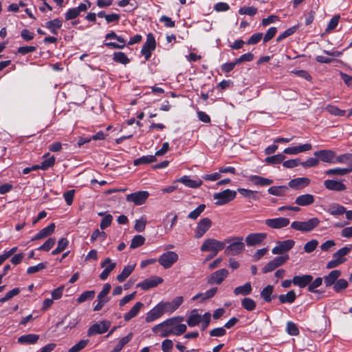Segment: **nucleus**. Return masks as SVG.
Listing matches in <instances>:
<instances>
[{"instance_id":"1","label":"nucleus","mask_w":352,"mask_h":352,"mask_svg":"<svg viewBox=\"0 0 352 352\" xmlns=\"http://www.w3.org/2000/svg\"><path fill=\"white\" fill-rule=\"evenodd\" d=\"M184 320L183 316H175L166 319L162 322L155 325L152 328V331L154 333H159V336L162 338L168 337V336H165V333L170 330L173 331L174 329V326L176 323H179Z\"/></svg>"},{"instance_id":"2","label":"nucleus","mask_w":352,"mask_h":352,"mask_svg":"<svg viewBox=\"0 0 352 352\" xmlns=\"http://www.w3.org/2000/svg\"><path fill=\"white\" fill-rule=\"evenodd\" d=\"M232 240L225 239L223 241H220L214 239H207L204 241L200 248L201 252H212V255L210 258L215 256L219 252L223 250L226 245L230 243Z\"/></svg>"},{"instance_id":"3","label":"nucleus","mask_w":352,"mask_h":352,"mask_svg":"<svg viewBox=\"0 0 352 352\" xmlns=\"http://www.w3.org/2000/svg\"><path fill=\"white\" fill-rule=\"evenodd\" d=\"M226 239L232 240L226 248L225 247V254L228 256H235L241 253L245 249V245L243 242V237H230Z\"/></svg>"},{"instance_id":"4","label":"nucleus","mask_w":352,"mask_h":352,"mask_svg":"<svg viewBox=\"0 0 352 352\" xmlns=\"http://www.w3.org/2000/svg\"><path fill=\"white\" fill-rule=\"evenodd\" d=\"M320 222L318 218L313 217L307 221H293L291 224V228L302 232H309L318 226Z\"/></svg>"},{"instance_id":"5","label":"nucleus","mask_w":352,"mask_h":352,"mask_svg":"<svg viewBox=\"0 0 352 352\" xmlns=\"http://www.w3.org/2000/svg\"><path fill=\"white\" fill-rule=\"evenodd\" d=\"M236 196V191L226 189L221 192L215 193L214 195V199L217 200L215 204L217 206L225 205L230 201L234 200Z\"/></svg>"},{"instance_id":"6","label":"nucleus","mask_w":352,"mask_h":352,"mask_svg":"<svg viewBox=\"0 0 352 352\" xmlns=\"http://www.w3.org/2000/svg\"><path fill=\"white\" fill-rule=\"evenodd\" d=\"M156 41L153 34L149 33L146 36V41L143 45L141 54L144 56L146 60H148L152 55V52L155 50Z\"/></svg>"},{"instance_id":"7","label":"nucleus","mask_w":352,"mask_h":352,"mask_svg":"<svg viewBox=\"0 0 352 352\" xmlns=\"http://www.w3.org/2000/svg\"><path fill=\"white\" fill-rule=\"evenodd\" d=\"M178 258V254L176 252L168 251L160 255L157 261L164 269H168L177 262Z\"/></svg>"},{"instance_id":"8","label":"nucleus","mask_w":352,"mask_h":352,"mask_svg":"<svg viewBox=\"0 0 352 352\" xmlns=\"http://www.w3.org/2000/svg\"><path fill=\"white\" fill-rule=\"evenodd\" d=\"M111 326V322L102 320L92 324L87 330V336L91 337L96 334H102L108 331Z\"/></svg>"},{"instance_id":"9","label":"nucleus","mask_w":352,"mask_h":352,"mask_svg":"<svg viewBox=\"0 0 352 352\" xmlns=\"http://www.w3.org/2000/svg\"><path fill=\"white\" fill-rule=\"evenodd\" d=\"M289 258L288 254L275 257L263 267V273L266 274L274 271L277 267L283 265L289 259Z\"/></svg>"},{"instance_id":"10","label":"nucleus","mask_w":352,"mask_h":352,"mask_svg":"<svg viewBox=\"0 0 352 352\" xmlns=\"http://www.w3.org/2000/svg\"><path fill=\"white\" fill-rule=\"evenodd\" d=\"M148 197V191L141 190L127 195L126 200L128 202H133L136 206H140L146 202Z\"/></svg>"},{"instance_id":"11","label":"nucleus","mask_w":352,"mask_h":352,"mask_svg":"<svg viewBox=\"0 0 352 352\" xmlns=\"http://www.w3.org/2000/svg\"><path fill=\"white\" fill-rule=\"evenodd\" d=\"M212 222L208 217L199 220L195 230V237L199 239L202 237L212 226Z\"/></svg>"},{"instance_id":"12","label":"nucleus","mask_w":352,"mask_h":352,"mask_svg":"<svg viewBox=\"0 0 352 352\" xmlns=\"http://www.w3.org/2000/svg\"><path fill=\"white\" fill-rule=\"evenodd\" d=\"M295 245V241L292 239H287L283 241H278L277 245L273 248L272 252L274 254H282L289 251Z\"/></svg>"},{"instance_id":"13","label":"nucleus","mask_w":352,"mask_h":352,"mask_svg":"<svg viewBox=\"0 0 352 352\" xmlns=\"http://www.w3.org/2000/svg\"><path fill=\"white\" fill-rule=\"evenodd\" d=\"M314 155L322 162L334 164L336 158V152L332 150L323 149L314 152Z\"/></svg>"},{"instance_id":"14","label":"nucleus","mask_w":352,"mask_h":352,"mask_svg":"<svg viewBox=\"0 0 352 352\" xmlns=\"http://www.w3.org/2000/svg\"><path fill=\"white\" fill-rule=\"evenodd\" d=\"M163 282V278L160 276H153L150 278H146L143 281L137 284L136 287L146 291L149 289L157 287L159 284Z\"/></svg>"},{"instance_id":"15","label":"nucleus","mask_w":352,"mask_h":352,"mask_svg":"<svg viewBox=\"0 0 352 352\" xmlns=\"http://www.w3.org/2000/svg\"><path fill=\"white\" fill-rule=\"evenodd\" d=\"M289 219L286 217H278L274 219H267L265 223L269 228L273 229H280L287 226L289 224Z\"/></svg>"},{"instance_id":"16","label":"nucleus","mask_w":352,"mask_h":352,"mask_svg":"<svg viewBox=\"0 0 352 352\" xmlns=\"http://www.w3.org/2000/svg\"><path fill=\"white\" fill-rule=\"evenodd\" d=\"M101 267H105L101 272L99 277L102 280H106L109 274L115 269L116 266V263H112L110 258H107L104 261L100 263Z\"/></svg>"},{"instance_id":"17","label":"nucleus","mask_w":352,"mask_h":352,"mask_svg":"<svg viewBox=\"0 0 352 352\" xmlns=\"http://www.w3.org/2000/svg\"><path fill=\"white\" fill-rule=\"evenodd\" d=\"M313 279V276L311 274L296 275L293 277V284L300 288L309 287Z\"/></svg>"},{"instance_id":"18","label":"nucleus","mask_w":352,"mask_h":352,"mask_svg":"<svg viewBox=\"0 0 352 352\" xmlns=\"http://www.w3.org/2000/svg\"><path fill=\"white\" fill-rule=\"evenodd\" d=\"M324 187L329 190L337 192L344 191L346 189V186L341 180L327 179L324 182Z\"/></svg>"},{"instance_id":"19","label":"nucleus","mask_w":352,"mask_h":352,"mask_svg":"<svg viewBox=\"0 0 352 352\" xmlns=\"http://www.w3.org/2000/svg\"><path fill=\"white\" fill-rule=\"evenodd\" d=\"M265 233H251L245 238V242L248 246H254L260 244L265 238Z\"/></svg>"},{"instance_id":"20","label":"nucleus","mask_w":352,"mask_h":352,"mask_svg":"<svg viewBox=\"0 0 352 352\" xmlns=\"http://www.w3.org/2000/svg\"><path fill=\"white\" fill-rule=\"evenodd\" d=\"M62 25L63 21L56 18L45 22V24L43 25V27L49 30L52 34L57 35L58 34V30L61 28Z\"/></svg>"},{"instance_id":"21","label":"nucleus","mask_w":352,"mask_h":352,"mask_svg":"<svg viewBox=\"0 0 352 352\" xmlns=\"http://www.w3.org/2000/svg\"><path fill=\"white\" fill-rule=\"evenodd\" d=\"M164 314V310L162 308L160 303H158L151 310H150L146 316V322H151L157 318H160Z\"/></svg>"},{"instance_id":"22","label":"nucleus","mask_w":352,"mask_h":352,"mask_svg":"<svg viewBox=\"0 0 352 352\" xmlns=\"http://www.w3.org/2000/svg\"><path fill=\"white\" fill-rule=\"evenodd\" d=\"M179 182L185 185L186 186L191 188H197L200 187L202 185V181L199 179L194 180L190 178V176L184 175L177 180H176L174 183Z\"/></svg>"},{"instance_id":"23","label":"nucleus","mask_w":352,"mask_h":352,"mask_svg":"<svg viewBox=\"0 0 352 352\" xmlns=\"http://www.w3.org/2000/svg\"><path fill=\"white\" fill-rule=\"evenodd\" d=\"M228 276V271L226 269L219 270L211 274L208 283L221 284Z\"/></svg>"},{"instance_id":"24","label":"nucleus","mask_w":352,"mask_h":352,"mask_svg":"<svg viewBox=\"0 0 352 352\" xmlns=\"http://www.w3.org/2000/svg\"><path fill=\"white\" fill-rule=\"evenodd\" d=\"M341 276V271L338 270H332L328 275L324 276L323 278L324 283L326 287H329L334 285L338 278Z\"/></svg>"},{"instance_id":"25","label":"nucleus","mask_w":352,"mask_h":352,"mask_svg":"<svg viewBox=\"0 0 352 352\" xmlns=\"http://www.w3.org/2000/svg\"><path fill=\"white\" fill-rule=\"evenodd\" d=\"M56 228L55 223H52L48 226L41 230L34 237L32 241L40 240L50 236L54 233Z\"/></svg>"},{"instance_id":"26","label":"nucleus","mask_w":352,"mask_h":352,"mask_svg":"<svg viewBox=\"0 0 352 352\" xmlns=\"http://www.w3.org/2000/svg\"><path fill=\"white\" fill-rule=\"evenodd\" d=\"M310 184V179L307 177H298L290 180L288 186L294 189H300L307 186Z\"/></svg>"},{"instance_id":"27","label":"nucleus","mask_w":352,"mask_h":352,"mask_svg":"<svg viewBox=\"0 0 352 352\" xmlns=\"http://www.w3.org/2000/svg\"><path fill=\"white\" fill-rule=\"evenodd\" d=\"M314 196L311 194L301 195L296 198L295 203L299 206H307L314 204Z\"/></svg>"},{"instance_id":"28","label":"nucleus","mask_w":352,"mask_h":352,"mask_svg":"<svg viewBox=\"0 0 352 352\" xmlns=\"http://www.w3.org/2000/svg\"><path fill=\"white\" fill-rule=\"evenodd\" d=\"M352 172V163L350 167L348 168H333L325 170L324 173L327 176H343Z\"/></svg>"},{"instance_id":"29","label":"nucleus","mask_w":352,"mask_h":352,"mask_svg":"<svg viewBox=\"0 0 352 352\" xmlns=\"http://www.w3.org/2000/svg\"><path fill=\"white\" fill-rule=\"evenodd\" d=\"M274 287L272 285H267L261 292V297L265 302H270L272 300L276 297V295H272Z\"/></svg>"},{"instance_id":"30","label":"nucleus","mask_w":352,"mask_h":352,"mask_svg":"<svg viewBox=\"0 0 352 352\" xmlns=\"http://www.w3.org/2000/svg\"><path fill=\"white\" fill-rule=\"evenodd\" d=\"M38 339V335L30 333L20 336L17 342L21 344H35Z\"/></svg>"},{"instance_id":"31","label":"nucleus","mask_w":352,"mask_h":352,"mask_svg":"<svg viewBox=\"0 0 352 352\" xmlns=\"http://www.w3.org/2000/svg\"><path fill=\"white\" fill-rule=\"evenodd\" d=\"M249 180L256 186H266L273 183L272 179L265 178L258 175H251Z\"/></svg>"},{"instance_id":"32","label":"nucleus","mask_w":352,"mask_h":352,"mask_svg":"<svg viewBox=\"0 0 352 352\" xmlns=\"http://www.w3.org/2000/svg\"><path fill=\"white\" fill-rule=\"evenodd\" d=\"M252 287L250 282H247L243 285L236 287L234 289V294L235 296L242 295L248 296L252 293Z\"/></svg>"},{"instance_id":"33","label":"nucleus","mask_w":352,"mask_h":352,"mask_svg":"<svg viewBox=\"0 0 352 352\" xmlns=\"http://www.w3.org/2000/svg\"><path fill=\"white\" fill-rule=\"evenodd\" d=\"M144 306V304L141 302H137L133 307L124 314V319L125 321H129L133 318L135 317L139 311H140L141 308Z\"/></svg>"},{"instance_id":"34","label":"nucleus","mask_w":352,"mask_h":352,"mask_svg":"<svg viewBox=\"0 0 352 352\" xmlns=\"http://www.w3.org/2000/svg\"><path fill=\"white\" fill-rule=\"evenodd\" d=\"M278 298L281 304H292L295 301L296 294L294 290H290L285 294L279 295Z\"/></svg>"},{"instance_id":"35","label":"nucleus","mask_w":352,"mask_h":352,"mask_svg":"<svg viewBox=\"0 0 352 352\" xmlns=\"http://www.w3.org/2000/svg\"><path fill=\"white\" fill-rule=\"evenodd\" d=\"M201 316L196 309L192 310L187 319L188 325L190 327L198 325L201 322Z\"/></svg>"},{"instance_id":"36","label":"nucleus","mask_w":352,"mask_h":352,"mask_svg":"<svg viewBox=\"0 0 352 352\" xmlns=\"http://www.w3.org/2000/svg\"><path fill=\"white\" fill-rule=\"evenodd\" d=\"M135 268V265H129L125 266L122 272L117 276V280L120 283L124 282L133 272Z\"/></svg>"},{"instance_id":"37","label":"nucleus","mask_w":352,"mask_h":352,"mask_svg":"<svg viewBox=\"0 0 352 352\" xmlns=\"http://www.w3.org/2000/svg\"><path fill=\"white\" fill-rule=\"evenodd\" d=\"M237 191L244 197L258 200L259 199V192L254 191L246 188H239Z\"/></svg>"},{"instance_id":"38","label":"nucleus","mask_w":352,"mask_h":352,"mask_svg":"<svg viewBox=\"0 0 352 352\" xmlns=\"http://www.w3.org/2000/svg\"><path fill=\"white\" fill-rule=\"evenodd\" d=\"M327 212L333 216L342 215L346 212V208L338 204H333L329 207Z\"/></svg>"},{"instance_id":"39","label":"nucleus","mask_w":352,"mask_h":352,"mask_svg":"<svg viewBox=\"0 0 352 352\" xmlns=\"http://www.w3.org/2000/svg\"><path fill=\"white\" fill-rule=\"evenodd\" d=\"M187 327L185 324L176 323L173 331L170 330L165 333V336L174 334L175 336H181L186 331Z\"/></svg>"},{"instance_id":"40","label":"nucleus","mask_w":352,"mask_h":352,"mask_svg":"<svg viewBox=\"0 0 352 352\" xmlns=\"http://www.w3.org/2000/svg\"><path fill=\"white\" fill-rule=\"evenodd\" d=\"M132 337L133 334L130 333L126 336L122 338L111 352H120L131 341Z\"/></svg>"},{"instance_id":"41","label":"nucleus","mask_w":352,"mask_h":352,"mask_svg":"<svg viewBox=\"0 0 352 352\" xmlns=\"http://www.w3.org/2000/svg\"><path fill=\"white\" fill-rule=\"evenodd\" d=\"M156 161L155 155H143L141 157L135 159L133 162L135 166H139L141 164H148Z\"/></svg>"},{"instance_id":"42","label":"nucleus","mask_w":352,"mask_h":352,"mask_svg":"<svg viewBox=\"0 0 352 352\" xmlns=\"http://www.w3.org/2000/svg\"><path fill=\"white\" fill-rule=\"evenodd\" d=\"M288 188L286 186H271L268 188L267 192L269 194L275 196H283L285 194Z\"/></svg>"},{"instance_id":"43","label":"nucleus","mask_w":352,"mask_h":352,"mask_svg":"<svg viewBox=\"0 0 352 352\" xmlns=\"http://www.w3.org/2000/svg\"><path fill=\"white\" fill-rule=\"evenodd\" d=\"M336 163L348 164L349 167H350L352 163V153H344L339 156L336 155L334 164Z\"/></svg>"},{"instance_id":"44","label":"nucleus","mask_w":352,"mask_h":352,"mask_svg":"<svg viewBox=\"0 0 352 352\" xmlns=\"http://www.w3.org/2000/svg\"><path fill=\"white\" fill-rule=\"evenodd\" d=\"M113 60L116 63L126 65L130 63V59L122 52H116L113 54Z\"/></svg>"},{"instance_id":"45","label":"nucleus","mask_w":352,"mask_h":352,"mask_svg":"<svg viewBox=\"0 0 352 352\" xmlns=\"http://www.w3.org/2000/svg\"><path fill=\"white\" fill-rule=\"evenodd\" d=\"M285 156L282 153H278L272 156L267 157L265 159V162L267 164H278L283 162Z\"/></svg>"},{"instance_id":"46","label":"nucleus","mask_w":352,"mask_h":352,"mask_svg":"<svg viewBox=\"0 0 352 352\" xmlns=\"http://www.w3.org/2000/svg\"><path fill=\"white\" fill-rule=\"evenodd\" d=\"M241 306L245 310L252 311L256 309V304L253 299L245 297L241 300Z\"/></svg>"},{"instance_id":"47","label":"nucleus","mask_w":352,"mask_h":352,"mask_svg":"<svg viewBox=\"0 0 352 352\" xmlns=\"http://www.w3.org/2000/svg\"><path fill=\"white\" fill-rule=\"evenodd\" d=\"M323 278L321 277L316 278L314 280H311L307 287L308 292L314 294H317L319 291L317 289L318 287L322 285Z\"/></svg>"},{"instance_id":"48","label":"nucleus","mask_w":352,"mask_h":352,"mask_svg":"<svg viewBox=\"0 0 352 352\" xmlns=\"http://www.w3.org/2000/svg\"><path fill=\"white\" fill-rule=\"evenodd\" d=\"M349 283L344 278L338 279L336 284H334L333 289V291L336 293H340L342 290L346 289L348 287Z\"/></svg>"},{"instance_id":"49","label":"nucleus","mask_w":352,"mask_h":352,"mask_svg":"<svg viewBox=\"0 0 352 352\" xmlns=\"http://www.w3.org/2000/svg\"><path fill=\"white\" fill-rule=\"evenodd\" d=\"M95 296V291L90 290V291H85L82 292L77 298L76 301L78 303H82L85 301L91 300Z\"/></svg>"},{"instance_id":"50","label":"nucleus","mask_w":352,"mask_h":352,"mask_svg":"<svg viewBox=\"0 0 352 352\" xmlns=\"http://www.w3.org/2000/svg\"><path fill=\"white\" fill-rule=\"evenodd\" d=\"M55 243L56 239L54 238H48L43 245L37 248V250L48 252L53 248Z\"/></svg>"},{"instance_id":"51","label":"nucleus","mask_w":352,"mask_h":352,"mask_svg":"<svg viewBox=\"0 0 352 352\" xmlns=\"http://www.w3.org/2000/svg\"><path fill=\"white\" fill-rule=\"evenodd\" d=\"M205 208H206L205 204L199 205L194 210H192L188 214V218L190 219H193V220L197 219L201 215V214L204 212Z\"/></svg>"},{"instance_id":"52","label":"nucleus","mask_w":352,"mask_h":352,"mask_svg":"<svg viewBox=\"0 0 352 352\" xmlns=\"http://www.w3.org/2000/svg\"><path fill=\"white\" fill-rule=\"evenodd\" d=\"M286 331L290 336H298L300 333L297 325L292 321L287 322Z\"/></svg>"},{"instance_id":"53","label":"nucleus","mask_w":352,"mask_h":352,"mask_svg":"<svg viewBox=\"0 0 352 352\" xmlns=\"http://www.w3.org/2000/svg\"><path fill=\"white\" fill-rule=\"evenodd\" d=\"M145 242V238L142 235H135L131 240L130 248L131 249L137 248L142 245Z\"/></svg>"},{"instance_id":"54","label":"nucleus","mask_w":352,"mask_h":352,"mask_svg":"<svg viewBox=\"0 0 352 352\" xmlns=\"http://www.w3.org/2000/svg\"><path fill=\"white\" fill-rule=\"evenodd\" d=\"M297 27L293 26L285 30L283 33L279 34L276 38V42L279 43L287 37L292 35L296 31Z\"/></svg>"},{"instance_id":"55","label":"nucleus","mask_w":352,"mask_h":352,"mask_svg":"<svg viewBox=\"0 0 352 352\" xmlns=\"http://www.w3.org/2000/svg\"><path fill=\"white\" fill-rule=\"evenodd\" d=\"M56 158L54 156H51L49 158L44 160L41 164L40 167L41 170H46L52 167L55 164Z\"/></svg>"},{"instance_id":"56","label":"nucleus","mask_w":352,"mask_h":352,"mask_svg":"<svg viewBox=\"0 0 352 352\" xmlns=\"http://www.w3.org/2000/svg\"><path fill=\"white\" fill-rule=\"evenodd\" d=\"M327 111L331 115L336 116H345L346 111L342 110L338 107L333 105H328L327 107Z\"/></svg>"},{"instance_id":"57","label":"nucleus","mask_w":352,"mask_h":352,"mask_svg":"<svg viewBox=\"0 0 352 352\" xmlns=\"http://www.w3.org/2000/svg\"><path fill=\"white\" fill-rule=\"evenodd\" d=\"M318 245V241L316 239H312L307 242L304 245V251L307 253L314 252Z\"/></svg>"},{"instance_id":"58","label":"nucleus","mask_w":352,"mask_h":352,"mask_svg":"<svg viewBox=\"0 0 352 352\" xmlns=\"http://www.w3.org/2000/svg\"><path fill=\"white\" fill-rule=\"evenodd\" d=\"M351 251V247H343L338 250L336 252L333 254V258H345L344 256L348 254Z\"/></svg>"},{"instance_id":"59","label":"nucleus","mask_w":352,"mask_h":352,"mask_svg":"<svg viewBox=\"0 0 352 352\" xmlns=\"http://www.w3.org/2000/svg\"><path fill=\"white\" fill-rule=\"evenodd\" d=\"M46 263H40L37 264L36 265L30 266L27 269V274H35L36 272H38L45 268H46Z\"/></svg>"},{"instance_id":"60","label":"nucleus","mask_w":352,"mask_h":352,"mask_svg":"<svg viewBox=\"0 0 352 352\" xmlns=\"http://www.w3.org/2000/svg\"><path fill=\"white\" fill-rule=\"evenodd\" d=\"M146 224V219L142 217L140 219L135 221L134 229L138 232H142L145 230Z\"/></svg>"},{"instance_id":"61","label":"nucleus","mask_w":352,"mask_h":352,"mask_svg":"<svg viewBox=\"0 0 352 352\" xmlns=\"http://www.w3.org/2000/svg\"><path fill=\"white\" fill-rule=\"evenodd\" d=\"M226 334V330L224 327L214 328L209 331V335L211 337H222Z\"/></svg>"},{"instance_id":"62","label":"nucleus","mask_w":352,"mask_h":352,"mask_svg":"<svg viewBox=\"0 0 352 352\" xmlns=\"http://www.w3.org/2000/svg\"><path fill=\"white\" fill-rule=\"evenodd\" d=\"M277 28L276 27L270 28L263 36V43H265L272 40L275 36Z\"/></svg>"},{"instance_id":"63","label":"nucleus","mask_w":352,"mask_h":352,"mask_svg":"<svg viewBox=\"0 0 352 352\" xmlns=\"http://www.w3.org/2000/svg\"><path fill=\"white\" fill-rule=\"evenodd\" d=\"M88 340H82L79 341L77 344H74L73 346H72L68 352H78L83 349L87 344Z\"/></svg>"},{"instance_id":"64","label":"nucleus","mask_w":352,"mask_h":352,"mask_svg":"<svg viewBox=\"0 0 352 352\" xmlns=\"http://www.w3.org/2000/svg\"><path fill=\"white\" fill-rule=\"evenodd\" d=\"M113 220V216L110 214H106L101 220L100 227L101 230H104L111 226Z\"/></svg>"}]
</instances>
